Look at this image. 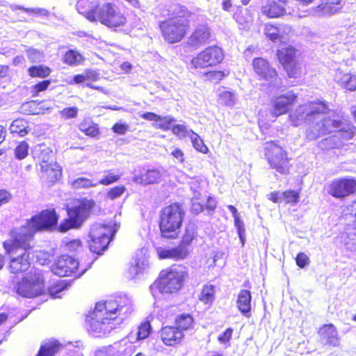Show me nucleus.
Listing matches in <instances>:
<instances>
[{"label": "nucleus", "instance_id": "nucleus-20", "mask_svg": "<svg viewBox=\"0 0 356 356\" xmlns=\"http://www.w3.org/2000/svg\"><path fill=\"white\" fill-rule=\"evenodd\" d=\"M139 116L146 120L154 122L153 126L155 128L163 130L170 129L172 122L175 121L170 115L161 116L152 112L139 113Z\"/></svg>", "mask_w": 356, "mask_h": 356}, {"label": "nucleus", "instance_id": "nucleus-46", "mask_svg": "<svg viewBox=\"0 0 356 356\" xmlns=\"http://www.w3.org/2000/svg\"><path fill=\"white\" fill-rule=\"evenodd\" d=\"M292 28L287 24L279 25V42H285L292 35Z\"/></svg>", "mask_w": 356, "mask_h": 356}, {"label": "nucleus", "instance_id": "nucleus-34", "mask_svg": "<svg viewBox=\"0 0 356 356\" xmlns=\"http://www.w3.org/2000/svg\"><path fill=\"white\" fill-rule=\"evenodd\" d=\"M51 70L44 65H35L28 69V73L31 77L46 78L50 75Z\"/></svg>", "mask_w": 356, "mask_h": 356}, {"label": "nucleus", "instance_id": "nucleus-53", "mask_svg": "<svg viewBox=\"0 0 356 356\" xmlns=\"http://www.w3.org/2000/svg\"><path fill=\"white\" fill-rule=\"evenodd\" d=\"M79 129L82 132H83L86 135L91 136V137H95L99 134V130L96 125L95 124H90L87 129H84L83 124H79Z\"/></svg>", "mask_w": 356, "mask_h": 356}, {"label": "nucleus", "instance_id": "nucleus-25", "mask_svg": "<svg viewBox=\"0 0 356 356\" xmlns=\"http://www.w3.org/2000/svg\"><path fill=\"white\" fill-rule=\"evenodd\" d=\"M251 300L252 296L249 291L243 289L239 292L236 305L239 311L245 316H248L251 310Z\"/></svg>", "mask_w": 356, "mask_h": 356}, {"label": "nucleus", "instance_id": "nucleus-49", "mask_svg": "<svg viewBox=\"0 0 356 356\" xmlns=\"http://www.w3.org/2000/svg\"><path fill=\"white\" fill-rule=\"evenodd\" d=\"M106 173V174L104 175V178H102L99 182H97V184H99L102 185L108 186L118 181L120 178V175H115L110 171H108Z\"/></svg>", "mask_w": 356, "mask_h": 356}, {"label": "nucleus", "instance_id": "nucleus-39", "mask_svg": "<svg viewBox=\"0 0 356 356\" xmlns=\"http://www.w3.org/2000/svg\"><path fill=\"white\" fill-rule=\"evenodd\" d=\"M264 33L271 41L274 42H279V26L266 24L265 25Z\"/></svg>", "mask_w": 356, "mask_h": 356}, {"label": "nucleus", "instance_id": "nucleus-8", "mask_svg": "<svg viewBox=\"0 0 356 356\" xmlns=\"http://www.w3.org/2000/svg\"><path fill=\"white\" fill-rule=\"evenodd\" d=\"M95 203L92 200H83L79 204L68 211L69 218L60 225V232H65L70 228H76L89 216L91 209Z\"/></svg>", "mask_w": 356, "mask_h": 356}, {"label": "nucleus", "instance_id": "nucleus-2", "mask_svg": "<svg viewBox=\"0 0 356 356\" xmlns=\"http://www.w3.org/2000/svg\"><path fill=\"white\" fill-rule=\"evenodd\" d=\"M57 221L54 210H44L33 216L26 225L10 232L11 238L4 241L3 248L10 255L9 268L12 273H23L29 268L30 242L35 233L53 227Z\"/></svg>", "mask_w": 356, "mask_h": 356}, {"label": "nucleus", "instance_id": "nucleus-36", "mask_svg": "<svg viewBox=\"0 0 356 356\" xmlns=\"http://www.w3.org/2000/svg\"><path fill=\"white\" fill-rule=\"evenodd\" d=\"M40 110L36 102L32 101L22 104L19 108V112L24 115H38L40 113Z\"/></svg>", "mask_w": 356, "mask_h": 356}, {"label": "nucleus", "instance_id": "nucleus-40", "mask_svg": "<svg viewBox=\"0 0 356 356\" xmlns=\"http://www.w3.org/2000/svg\"><path fill=\"white\" fill-rule=\"evenodd\" d=\"M96 186H97V183H94L92 180L85 177H79L72 182V186L76 189L88 188Z\"/></svg>", "mask_w": 356, "mask_h": 356}, {"label": "nucleus", "instance_id": "nucleus-30", "mask_svg": "<svg viewBox=\"0 0 356 356\" xmlns=\"http://www.w3.org/2000/svg\"><path fill=\"white\" fill-rule=\"evenodd\" d=\"M234 17L237 23L241 26V29H249L252 22L253 17L248 9H242L235 13Z\"/></svg>", "mask_w": 356, "mask_h": 356}, {"label": "nucleus", "instance_id": "nucleus-14", "mask_svg": "<svg viewBox=\"0 0 356 356\" xmlns=\"http://www.w3.org/2000/svg\"><path fill=\"white\" fill-rule=\"evenodd\" d=\"M52 272L60 277L74 276L79 277L85 270L79 272V262L68 255H62L52 266Z\"/></svg>", "mask_w": 356, "mask_h": 356}, {"label": "nucleus", "instance_id": "nucleus-19", "mask_svg": "<svg viewBox=\"0 0 356 356\" xmlns=\"http://www.w3.org/2000/svg\"><path fill=\"white\" fill-rule=\"evenodd\" d=\"M160 337L165 345L171 346L180 343L184 334L179 327L165 326L161 330Z\"/></svg>", "mask_w": 356, "mask_h": 356}, {"label": "nucleus", "instance_id": "nucleus-61", "mask_svg": "<svg viewBox=\"0 0 356 356\" xmlns=\"http://www.w3.org/2000/svg\"><path fill=\"white\" fill-rule=\"evenodd\" d=\"M232 328H227L222 334L219 335L218 341L223 343L228 342L232 337Z\"/></svg>", "mask_w": 356, "mask_h": 356}, {"label": "nucleus", "instance_id": "nucleus-37", "mask_svg": "<svg viewBox=\"0 0 356 356\" xmlns=\"http://www.w3.org/2000/svg\"><path fill=\"white\" fill-rule=\"evenodd\" d=\"M83 59L81 54L74 50L68 51L64 56L65 63L70 65H79Z\"/></svg>", "mask_w": 356, "mask_h": 356}, {"label": "nucleus", "instance_id": "nucleus-59", "mask_svg": "<svg viewBox=\"0 0 356 356\" xmlns=\"http://www.w3.org/2000/svg\"><path fill=\"white\" fill-rule=\"evenodd\" d=\"M51 81L49 80L42 81L33 86V92L36 95L40 92L44 91L49 86Z\"/></svg>", "mask_w": 356, "mask_h": 356}, {"label": "nucleus", "instance_id": "nucleus-60", "mask_svg": "<svg viewBox=\"0 0 356 356\" xmlns=\"http://www.w3.org/2000/svg\"><path fill=\"white\" fill-rule=\"evenodd\" d=\"M27 56L32 62H37L40 60L42 54L38 50L30 49L27 51Z\"/></svg>", "mask_w": 356, "mask_h": 356}, {"label": "nucleus", "instance_id": "nucleus-3", "mask_svg": "<svg viewBox=\"0 0 356 356\" xmlns=\"http://www.w3.org/2000/svg\"><path fill=\"white\" fill-rule=\"evenodd\" d=\"M131 310V300L127 297L97 303L92 314L88 317L89 332L95 337L109 333L115 327V321H122Z\"/></svg>", "mask_w": 356, "mask_h": 356}, {"label": "nucleus", "instance_id": "nucleus-47", "mask_svg": "<svg viewBox=\"0 0 356 356\" xmlns=\"http://www.w3.org/2000/svg\"><path fill=\"white\" fill-rule=\"evenodd\" d=\"M145 264L144 262H140V261H136L134 265H131L129 270V277L131 279L134 278L138 274L143 273L145 268Z\"/></svg>", "mask_w": 356, "mask_h": 356}, {"label": "nucleus", "instance_id": "nucleus-10", "mask_svg": "<svg viewBox=\"0 0 356 356\" xmlns=\"http://www.w3.org/2000/svg\"><path fill=\"white\" fill-rule=\"evenodd\" d=\"M265 155L272 168L281 174L289 172V161L286 152L275 142H268L265 145Z\"/></svg>", "mask_w": 356, "mask_h": 356}, {"label": "nucleus", "instance_id": "nucleus-58", "mask_svg": "<svg viewBox=\"0 0 356 356\" xmlns=\"http://www.w3.org/2000/svg\"><path fill=\"white\" fill-rule=\"evenodd\" d=\"M117 346H110L98 350L95 356H113L115 355V349Z\"/></svg>", "mask_w": 356, "mask_h": 356}, {"label": "nucleus", "instance_id": "nucleus-32", "mask_svg": "<svg viewBox=\"0 0 356 356\" xmlns=\"http://www.w3.org/2000/svg\"><path fill=\"white\" fill-rule=\"evenodd\" d=\"M236 95L232 91L222 90L218 95V103L227 106H234L236 103Z\"/></svg>", "mask_w": 356, "mask_h": 356}, {"label": "nucleus", "instance_id": "nucleus-44", "mask_svg": "<svg viewBox=\"0 0 356 356\" xmlns=\"http://www.w3.org/2000/svg\"><path fill=\"white\" fill-rule=\"evenodd\" d=\"M29 145L25 141L20 142L15 149V156L18 160L25 159L29 154Z\"/></svg>", "mask_w": 356, "mask_h": 356}, {"label": "nucleus", "instance_id": "nucleus-50", "mask_svg": "<svg viewBox=\"0 0 356 356\" xmlns=\"http://www.w3.org/2000/svg\"><path fill=\"white\" fill-rule=\"evenodd\" d=\"M151 331V325L149 322H144L138 327V339H144L147 338Z\"/></svg>", "mask_w": 356, "mask_h": 356}, {"label": "nucleus", "instance_id": "nucleus-21", "mask_svg": "<svg viewBox=\"0 0 356 356\" xmlns=\"http://www.w3.org/2000/svg\"><path fill=\"white\" fill-rule=\"evenodd\" d=\"M157 253L161 259H184L188 254L187 248L183 245L173 248H157Z\"/></svg>", "mask_w": 356, "mask_h": 356}, {"label": "nucleus", "instance_id": "nucleus-33", "mask_svg": "<svg viewBox=\"0 0 356 356\" xmlns=\"http://www.w3.org/2000/svg\"><path fill=\"white\" fill-rule=\"evenodd\" d=\"M215 286L213 285H205L199 296V300L206 305H211L215 300Z\"/></svg>", "mask_w": 356, "mask_h": 356}, {"label": "nucleus", "instance_id": "nucleus-11", "mask_svg": "<svg viewBox=\"0 0 356 356\" xmlns=\"http://www.w3.org/2000/svg\"><path fill=\"white\" fill-rule=\"evenodd\" d=\"M326 190L331 196L343 200L356 193V179L352 178L335 179L326 186Z\"/></svg>", "mask_w": 356, "mask_h": 356}, {"label": "nucleus", "instance_id": "nucleus-51", "mask_svg": "<svg viewBox=\"0 0 356 356\" xmlns=\"http://www.w3.org/2000/svg\"><path fill=\"white\" fill-rule=\"evenodd\" d=\"M125 187L122 185L115 186L108 192L107 197L111 200L116 199L120 197L125 191Z\"/></svg>", "mask_w": 356, "mask_h": 356}, {"label": "nucleus", "instance_id": "nucleus-57", "mask_svg": "<svg viewBox=\"0 0 356 356\" xmlns=\"http://www.w3.org/2000/svg\"><path fill=\"white\" fill-rule=\"evenodd\" d=\"M112 130L115 134L124 135L128 131L129 126L125 123H116L113 126Z\"/></svg>", "mask_w": 356, "mask_h": 356}, {"label": "nucleus", "instance_id": "nucleus-18", "mask_svg": "<svg viewBox=\"0 0 356 356\" xmlns=\"http://www.w3.org/2000/svg\"><path fill=\"white\" fill-rule=\"evenodd\" d=\"M211 31L207 25L198 26L188 38V44L194 49L208 42L211 38Z\"/></svg>", "mask_w": 356, "mask_h": 356}, {"label": "nucleus", "instance_id": "nucleus-52", "mask_svg": "<svg viewBox=\"0 0 356 356\" xmlns=\"http://www.w3.org/2000/svg\"><path fill=\"white\" fill-rule=\"evenodd\" d=\"M283 200L287 203L297 202L299 198V194L295 191H289L282 193Z\"/></svg>", "mask_w": 356, "mask_h": 356}, {"label": "nucleus", "instance_id": "nucleus-6", "mask_svg": "<svg viewBox=\"0 0 356 356\" xmlns=\"http://www.w3.org/2000/svg\"><path fill=\"white\" fill-rule=\"evenodd\" d=\"M86 15L90 21H99L109 28L123 26L127 22L120 8L111 2L98 4L95 9L87 12Z\"/></svg>", "mask_w": 356, "mask_h": 356}, {"label": "nucleus", "instance_id": "nucleus-22", "mask_svg": "<svg viewBox=\"0 0 356 356\" xmlns=\"http://www.w3.org/2000/svg\"><path fill=\"white\" fill-rule=\"evenodd\" d=\"M334 79L341 87L350 91L356 90V74L345 73L338 69L335 71Z\"/></svg>", "mask_w": 356, "mask_h": 356}, {"label": "nucleus", "instance_id": "nucleus-1", "mask_svg": "<svg viewBox=\"0 0 356 356\" xmlns=\"http://www.w3.org/2000/svg\"><path fill=\"white\" fill-rule=\"evenodd\" d=\"M327 111L328 108L323 102H311L298 106L289 118L294 127L307 123L306 137L308 140H314L332 132L342 140L351 139L354 136L353 125L341 116Z\"/></svg>", "mask_w": 356, "mask_h": 356}, {"label": "nucleus", "instance_id": "nucleus-16", "mask_svg": "<svg viewBox=\"0 0 356 356\" xmlns=\"http://www.w3.org/2000/svg\"><path fill=\"white\" fill-rule=\"evenodd\" d=\"M296 98V96L292 91H289L286 94L275 98L273 101V115L277 117L286 113Z\"/></svg>", "mask_w": 356, "mask_h": 356}, {"label": "nucleus", "instance_id": "nucleus-54", "mask_svg": "<svg viewBox=\"0 0 356 356\" xmlns=\"http://www.w3.org/2000/svg\"><path fill=\"white\" fill-rule=\"evenodd\" d=\"M65 247L66 250L71 252H79L82 249L81 241L78 239L69 241L66 243Z\"/></svg>", "mask_w": 356, "mask_h": 356}, {"label": "nucleus", "instance_id": "nucleus-56", "mask_svg": "<svg viewBox=\"0 0 356 356\" xmlns=\"http://www.w3.org/2000/svg\"><path fill=\"white\" fill-rule=\"evenodd\" d=\"M65 289H67V284L61 282L58 286L51 287L49 289V294L54 298H60V293Z\"/></svg>", "mask_w": 356, "mask_h": 356}, {"label": "nucleus", "instance_id": "nucleus-24", "mask_svg": "<svg viewBox=\"0 0 356 356\" xmlns=\"http://www.w3.org/2000/svg\"><path fill=\"white\" fill-rule=\"evenodd\" d=\"M42 177L49 181H57L61 176V167L56 163L50 164H41Z\"/></svg>", "mask_w": 356, "mask_h": 356}, {"label": "nucleus", "instance_id": "nucleus-35", "mask_svg": "<svg viewBox=\"0 0 356 356\" xmlns=\"http://www.w3.org/2000/svg\"><path fill=\"white\" fill-rule=\"evenodd\" d=\"M193 323V317L189 314H181L178 316L175 320V324L177 327H179V330H181L183 332L184 330H188Z\"/></svg>", "mask_w": 356, "mask_h": 356}, {"label": "nucleus", "instance_id": "nucleus-9", "mask_svg": "<svg viewBox=\"0 0 356 356\" xmlns=\"http://www.w3.org/2000/svg\"><path fill=\"white\" fill-rule=\"evenodd\" d=\"M15 289L18 295L24 298L39 296L44 291L43 276L40 272L35 270L33 275L25 277Z\"/></svg>", "mask_w": 356, "mask_h": 356}, {"label": "nucleus", "instance_id": "nucleus-64", "mask_svg": "<svg viewBox=\"0 0 356 356\" xmlns=\"http://www.w3.org/2000/svg\"><path fill=\"white\" fill-rule=\"evenodd\" d=\"M11 195L6 190H0V206L10 201Z\"/></svg>", "mask_w": 356, "mask_h": 356}, {"label": "nucleus", "instance_id": "nucleus-62", "mask_svg": "<svg viewBox=\"0 0 356 356\" xmlns=\"http://www.w3.org/2000/svg\"><path fill=\"white\" fill-rule=\"evenodd\" d=\"M192 205H191V211L193 213L195 214H198L203 210V204L200 202L197 199L193 198L192 200Z\"/></svg>", "mask_w": 356, "mask_h": 356}, {"label": "nucleus", "instance_id": "nucleus-26", "mask_svg": "<svg viewBox=\"0 0 356 356\" xmlns=\"http://www.w3.org/2000/svg\"><path fill=\"white\" fill-rule=\"evenodd\" d=\"M284 4L285 2L267 1L266 4L263 6L262 11L268 17H278L284 13Z\"/></svg>", "mask_w": 356, "mask_h": 356}, {"label": "nucleus", "instance_id": "nucleus-55", "mask_svg": "<svg viewBox=\"0 0 356 356\" xmlns=\"http://www.w3.org/2000/svg\"><path fill=\"white\" fill-rule=\"evenodd\" d=\"M77 113H78L77 108L73 106V107L65 108L63 110H62L60 111V115L65 119L74 118L76 117Z\"/></svg>", "mask_w": 356, "mask_h": 356}, {"label": "nucleus", "instance_id": "nucleus-63", "mask_svg": "<svg viewBox=\"0 0 356 356\" xmlns=\"http://www.w3.org/2000/svg\"><path fill=\"white\" fill-rule=\"evenodd\" d=\"M296 263L300 268L305 267L308 264V257L303 253H299L296 257Z\"/></svg>", "mask_w": 356, "mask_h": 356}, {"label": "nucleus", "instance_id": "nucleus-43", "mask_svg": "<svg viewBox=\"0 0 356 356\" xmlns=\"http://www.w3.org/2000/svg\"><path fill=\"white\" fill-rule=\"evenodd\" d=\"M90 238L88 246L91 252L101 254L107 248L108 245H103L102 239H95L93 237H90Z\"/></svg>", "mask_w": 356, "mask_h": 356}, {"label": "nucleus", "instance_id": "nucleus-4", "mask_svg": "<svg viewBox=\"0 0 356 356\" xmlns=\"http://www.w3.org/2000/svg\"><path fill=\"white\" fill-rule=\"evenodd\" d=\"M186 275L185 267L175 265L170 268L163 270L160 273V278L150 286L154 296L156 291L161 293H173L177 292L182 286Z\"/></svg>", "mask_w": 356, "mask_h": 356}, {"label": "nucleus", "instance_id": "nucleus-12", "mask_svg": "<svg viewBox=\"0 0 356 356\" xmlns=\"http://www.w3.org/2000/svg\"><path fill=\"white\" fill-rule=\"evenodd\" d=\"M223 58L222 49L217 46H211L199 53L192 59L191 63L195 68H204L220 63Z\"/></svg>", "mask_w": 356, "mask_h": 356}, {"label": "nucleus", "instance_id": "nucleus-48", "mask_svg": "<svg viewBox=\"0 0 356 356\" xmlns=\"http://www.w3.org/2000/svg\"><path fill=\"white\" fill-rule=\"evenodd\" d=\"M53 157V152L49 148L46 147H43L42 148V146H40V154L39 155V159L40 161V165L41 164H50L52 163V161H50L51 159Z\"/></svg>", "mask_w": 356, "mask_h": 356}, {"label": "nucleus", "instance_id": "nucleus-15", "mask_svg": "<svg viewBox=\"0 0 356 356\" xmlns=\"http://www.w3.org/2000/svg\"><path fill=\"white\" fill-rule=\"evenodd\" d=\"M116 231L117 229L114 228L111 223L97 222L92 226L89 237L102 239L103 245H108Z\"/></svg>", "mask_w": 356, "mask_h": 356}, {"label": "nucleus", "instance_id": "nucleus-23", "mask_svg": "<svg viewBox=\"0 0 356 356\" xmlns=\"http://www.w3.org/2000/svg\"><path fill=\"white\" fill-rule=\"evenodd\" d=\"M341 7V0H322V3L317 7L316 13L319 15H333Z\"/></svg>", "mask_w": 356, "mask_h": 356}, {"label": "nucleus", "instance_id": "nucleus-28", "mask_svg": "<svg viewBox=\"0 0 356 356\" xmlns=\"http://www.w3.org/2000/svg\"><path fill=\"white\" fill-rule=\"evenodd\" d=\"M161 177V175L159 170H149L138 176H136L134 180L136 183L147 185L159 182Z\"/></svg>", "mask_w": 356, "mask_h": 356}, {"label": "nucleus", "instance_id": "nucleus-13", "mask_svg": "<svg viewBox=\"0 0 356 356\" xmlns=\"http://www.w3.org/2000/svg\"><path fill=\"white\" fill-rule=\"evenodd\" d=\"M277 58L290 77H296L301 74L302 65L296 58V49L288 47L277 50Z\"/></svg>", "mask_w": 356, "mask_h": 356}, {"label": "nucleus", "instance_id": "nucleus-41", "mask_svg": "<svg viewBox=\"0 0 356 356\" xmlns=\"http://www.w3.org/2000/svg\"><path fill=\"white\" fill-rule=\"evenodd\" d=\"M113 346H117L116 348L115 349V354H116L118 356H126L131 353L133 350V346L131 344L124 341L114 343Z\"/></svg>", "mask_w": 356, "mask_h": 356}, {"label": "nucleus", "instance_id": "nucleus-27", "mask_svg": "<svg viewBox=\"0 0 356 356\" xmlns=\"http://www.w3.org/2000/svg\"><path fill=\"white\" fill-rule=\"evenodd\" d=\"M323 339L326 344L337 347L339 345V339L335 327L332 325H326L321 329Z\"/></svg>", "mask_w": 356, "mask_h": 356}, {"label": "nucleus", "instance_id": "nucleus-5", "mask_svg": "<svg viewBox=\"0 0 356 356\" xmlns=\"http://www.w3.org/2000/svg\"><path fill=\"white\" fill-rule=\"evenodd\" d=\"M182 207L177 204H172L163 209L159 227L161 236L167 238L177 237L184 217Z\"/></svg>", "mask_w": 356, "mask_h": 356}, {"label": "nucleus", "instance_id": "nucleus-29", "mask_svg": "<svg viewBox=\"0 0 356 356\" xmlns=\"http://www.w3.org/2000/svg\"><path fill=\"white\" fill-rule=\"evenodd\" d=\"M9 130L11 134H17L23 137L29 131L28 122L22 118L16 119L11 123Z\"/></svg>", "mask_w": 356, "mask_h": 356}, {"label": "nucleus", "instance_id": "nucleus-7", "mask_svg": "<svg viewBox=\"0 0 356 356\" xmlns=\"http://www.w3.org/2000/svg\"><path fill=\"white\" fill-rule=\"evenodd\" d=\"M176 10V16L160 24L163 36L169 43L181 41L189 27L188 13L181 6H177Z\"/></svg>", "mask_w": 356, "mask_h": 356}, {"label": "nucleus", "instance_id": "nucleus-45", "mask_svg": "<svg viewBox=\"0 0 356 356\" xmlns=\"http://www.w3.org/2000/svg\"><path fill=\"white\" fill-rule=\"evenodd\" d=\"M172 133L179 138H184L187 136L190 137L193 132V130L188 129L184 124H176L172 129Z\"/></svg>", "mask_w": 356, "mask_h": 356}, {"label": "nucleus", "instance_id": "nucleus-38", "mask_svg": "<svg viewBox=\"0 0 356 356\" xmlns=\"http://www.w3.org/2000/svg\"><path fill=\"white\" fill-rule=\"evenodd\" d=\"M196 237V232L193 225H188L186 227L184 234L182 237V241L180 245H183L186 248L189 245L193 240Z\"/></svg>", "mask_w": 356, "mask_h": 356}, {"label": "nucleus", "instance_id": "nucleus-17", "mask_svg": "<svg viewBox=\"0 0 356 356\" xmlns=\"http://www.w3.org/2000/svg\"><path fill=\"white\" fill-rule=\"evenodd\" d=\"M252 67L254 72L260 79L271 81L277 76L276 70L271 67L268 60L263 58H254Z\"/></svg>", "mask_w": 356, "mask_h": 356}, {"label": "nucleus", "instance_id": "nucleus-42", "mask_svg": "<svg viewBox=\"0 0 356 356\" xmlns=\"http://www.w3.org/2000/svg\"><path fill=\"white\" fill-rule=\"evenodd\" d=\"M189 138H191L193 146L195 149L202 153H207L208 148L198 134L193 131Z\"/></svg>", "mask_w": 356, "mask_h": 356}, {"label": "nucleus", "instance_id": "nucleus-31", "mask_svg": "<svg viewBox=\"0 0 356 356\" xmlns=\"http://www.w3.org/2000/svg\"><path fill=\"white\" fill-rule=\"evenodd\" d=\"M61 348L57 341H51L41 346L37 356H54Z\"/></svg>", "mask_w": 356, "mask_h": 356}]
</instances>
